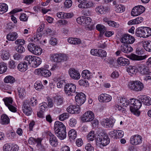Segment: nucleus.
<instances>
[{
  "label": "nucleus",
  "mask_w": 151,
  "mask_h": 151,
  "mask_svg": "<svg viewBox=\"0 0 151 151\" xmlns=\"http://www.w3.org/2000/svg\"><path fill=\"white\" fill-rule=\"evenodd\" d=\"M138 99H132L129 101L130 110L137 116H139L140 114L138 110L142 106V102L145 105H151V99L146 96L140 95L138 96Z\"/></svg>",
  "instance_id": "obj_1"
},
{
  "label": "nucleus",
  "mask_w": 151,
  "mask_h": 151,
  "mask_svg": "<svg viewBox=\"0 0 151 151\" xmlns=\"http://www.w3.org/2000/svg\"><path fill=\"white\" fill-rule=\"evenodd\" d=\"M128 86L131 90L136 92L141 91L144 88L143 84L140 81L137 80L130 82Z\"/></svg>",
  "instance_id": "obj_2"
},
{
  "label": "nucleus",
  "mask_w": 151,
  "mask_h": 151,
  "mask_svg": "<svg viewBox=\"0 0 151 151\" xmlns=\"http://www.w3.org/2000/svg\"><path fill=\"white\" fill-rule=\"evenodd\" d=\"M76 89V85L72 83L65 84L64 86V91L67 96H72L75 93Z\"/></svg>",
  "instance_id": "obj_3"
},
{
  "label": "nucleus",
  "mask_w": 151,
  "mask_h": 151,
  "mask_svg": "<svg viewBox=\"0 0 151 151\" xmlns=\"http://www.w3.org/2000/svg\"><path fill=\"white\" fill-rule=\"evenodd\" d=\"M99 136L98 140L100 145L103 146H106L109 143L110 139L106 134L102 133H100Z\"/></svg>",
  "instance_id": "obj_4"
},
{
  "label": "nucleus",
  "mask_w": 151,
  "mask_h": 151,
  "mask_svg": "<svg viewBox=\"0 0 151 151\" xmlns=\"http://www.w3.org/2000/svg\"><path fill=\"white\" fill-rule=\"evenodd\" d=\"M94 118L93 112L90 111H88L83 114L81 117V120L84 122H90L92 121Z\"/></svg>",
  "instance_id": "obj_5"
},
{
  "label": "nucleus",
  "mask_w": 151,
  "mask_h": 151,
  "mask_svg": "<svg viewBox=\"0 0 151 151\" xmlns=\"http://www.w3.org/2000/svg\"><path fill=\"white\" fill-rule=\"evenodd\" d=\"M78 23L85 26L90 25L91 23V19L88 17L82 16L78 17L76 19Z\"/></svg>",
  "instance_id": "obj_6"
},
{
  "label": "nucleus",
  "mask_w": 151,
  "mask_h": 151,
  "mask_svg": "<svg viewBox=\"0 0 151 151\" xmlns=\"http://www.w3.org/2000/svg\"><path fill=\"white\" fill-rule=\"evenodd\" d=\"M51 58L55 62L60 63L66 61L68 59L67 55L64 54H55L51 56Z\"/></svg>",
  "instance_id": "obj_7"
},
{
  "label": "nucleus",
  "mask_w": 151,
  "mask_h": 151,
  "mask_svg": "<svg viewBox=\"0 0 151 151\" xmlns=\"http://www.w3.org/2000/svg\"><path fill=\"white\" fill-rule=\"evenodd\" d=\"M120 41L122 43L132 44L135 41L134 37L128 34L124 35L121 38Z\"/></svg>",
  "instance_id": "obj_8"
},
{
  "label": "nucleus",
  "mask_w": 151,
  "mask_h": 151,
  "mask_svg": "<svg viewBox=\"0 0 151 151\" xmlns=\"http://www.w3.org/2000/svg\"><path fill=\"white\" fill-rule=\"evenodd\" d=\"M130 142L131 144L135 145H138L142 143V138L139 134H135L132 136L130 138Z\"/></svg>",
  "instance_id": "obj_9"
},
{
  "label": "nucleus",
  "mask_w": 151,
  "mask_h": 151,
  "mask_svg": "<svg viewBox=\"0 0 151 151\" xmlns=\"http://www.w3.org/2000/svg\"><path fill=\"white\" fill-rule=\"evenodd\" d=\"M145 7L142 5L135 6L131 12V15L133 16H137L141 14L145 10Z\"/></svg>",
  "instance_id": "obj_10"
},
{
  "label": "nucleus",
  "mask_w": 151,
  "mask_h": 151,
  "mask_svg": "<svg viewBox=\"0 0 151 151\" xmlns=\"http://www.w3.org/2000/svg\"><path fill=\"white\" fill-rule=\"evenodd\" d=\"M86 96L82 93H78L75 97L76 104L79 106L83 104L86 99Z\"/></svg>",
  "instance_id": "obj_11"
},
{
  "label": "nucleus",
  "mask_w": 151,
  "mask_h": 151,
  "mask_svg": "<svg viewBox=\"0 0 151 151\" xmlns=\"http://www.w3.org/2000/svg\"><path fill=\"white\" fill-rule=\"evenodd\" d=\"M137 71L142 75H144L148 73L149 69L148 67L144 64H138L137 65Z\"/></svg>",
  "instance_id": "obj_12"
},
{
  "label": "nucleus",
  "mask_w": 151,
  "mask_h": 151,
  "mask_svg": "<svg viewBox=\"0 0 151 151\" xmlns=\"http://www.w3.org/2000/svg\"><path fill=\"white\" fill-rule=\"evenodd\" d=\"M114 122L115 120L114 119L110 118L109 119L106 118L104 119L103 121L101 122V124L106 128L112 127Z\"/></svg>",
  "instance_id": "obj_13"
},
{
  "label": "nucleus",
  "mask_w": 151,
  "mask_h": 151,
  "mask_svg": "<svg viewBox=\"0 0 151 151\" xmlns=\"http://www.w3.org/2000/svg\"><path fill=\"white\" fill-rule=\"evenodd\" d=\"M70 76L73 79L75 80L79 79L81 76L79 72L74 68H70L69 70Z\"/></svg>",
  "instance_id": "obj_14"
},
{
  "label": "nucleus",
  "mask_w": 151,
  "mask_h": 151,
  "mask_svg": "<svg viewBox=\"0 0 151 151\" xmlns=\"http://www.w3.org/2000/svg\"><path fill=\"white\" fill-rule=\"evenodd\" d=\"M66 110L68 112L72 114H78L80 112L79 106L77 105V106L71 105L67 108Z\"/></svg>",
  "instance_id": "obj_15"
},
{
  "label": "nucleus",
  "mask_w": 151,
  "mask_h": 151,
  "mask_svg": "<svg viewBox=\"0 0 151 151\" xmlns=\"http://www.w3.org/2000/svg\"><path fill=\"white\" fill-rule=\"evenodd\" d=\"M27 101H25L23 105V112L27 116L30 115L32 112V109L29 106Z\"/></svg>",
  "instance_id": "obj_16"
},
{
  "label": "nucleus",
  "mask_w": 151,
  "mask_h": 151,
  "mask_svg": "<svg viewBox=\"0 0 151 151\" xmlns=\"http://www.w3.org/2000/svg\"><path fill=\"white\" fill-rule=\"evenodd\" d=\"M122 43L120 47V50L122 52L128 53L133 51V49L130 45L125 43Z\"/></svg>",
  "instance_id": "obj_17"
},
{
  "label": "nucleus",
  "mask_w": 151,
  "mask_h": 151,
  "mask_svg": "<svg viewBox=\"0 0 151 151\" xmlns=\"http://www.w3.org/2000/svg\"><path fill=\"white\" fill-rule=\"evenodd\" d=\"M112 99L111 96L107 94H101L99 96V100L100 102H108Z\"/></svg>",
  "instance_id": "obj_18"
},
{
  "label": "nucleus",
  "mask_w": 151,
  "mask_h": 151,
  "mask_svg": "<svg viewBox=\"0 0 151 151\" xmlns=\"http://www.w3.org/2000/svg\"><path fill=\"white\" fill-rule=\"evenodd\" d=\"M54 130L55 132L66 129L63 124L59 121H56L54 124Z\"/></svg>",
  "instance_id": "obj_19"
},
{
  "label": "nucleus",
  "mask_w": 151,
  "mask_h": 151,
  "mask_svg": "<svg viewBox=\"0 0 151 151\" xmlns=\"http://www.w3.org/2000/svg\"><path fill=\"white\" fill-rule=\"evenodd\" d=\"M40 105L39 108V112L37 113V115L39 117H42V113L45 111L46 109L48 107V105L45 102H43L40 104Z\"/></svg>",
  "instance_id": "obj_20"
},
{
  "label": "nucleus",
  "mask_w": 151,
  "mask_h": 151,
  "mask_svg": "<svg viewBox=\"0 0 151 151\" xmlns=\"http://www.w3.org/2000/svg\"><path fill=\"white\" fill-rule=\"evenodd\" d=\"M117 61L118 64L124 66L127 65L130 63L128 59L122 57L118 58Z\"/></svg>",
  "instance_id": "obj_21"
},
{
  "label": "nucleus",
  "mask_w": 151,
  "mask_h": 151,
  "mask_svg": "<svg viewBox=\"0 0 151 151\" xmlns=\"http://www.w3.org/2000/svg\"><path fill=\"white\" fill-rule=\"evenodd\" d=\"M41 141L42 139L41 138H37L36 139L32 137H30L28 140V143L29 144L34 145L36 143L37 145H41Z\"/></svg>",
  "instance_id": "obj_22"
},
{
  "label": "nucleus",
  "mask_w": 151,
  "mask_h": 151,
  "mask_svg": "<svg viewBox=\"0 0 151 151\" xmlns=\"http://www.w3.org/2000/svg\"><path fill=\"white\" fill-rule=\"evenodd\" d=\"M67 41L68 43L74 45H79L82 43L80 39L76 38L69 37L68 38Z\"/></svg>",
  "instance_id": "obj_23"
},
{
  "label": "nucleus",
  "mask_w": 151,
  "mask_h": 151,
  "mask_svg": "<svg viewBox=\"0 0 151 151\" xmlns=\"http://www.w3.org/2000/svg\"><path fill=\"white\" fill-rule=\"evenodd\" d=\"M147 57L146 55L139 56L134 54H132L129 55L130 58L134 60H142L145 59Z\"/></svg>",
  "instance_id": "obj_24"
},
{
  "label": "nucleus",
  "mask_w": 151,
  "mask_h": 151,
  "mask_svg": "<svg viewBox=\"0 0 151 151\" xmlns=\"http://www.w3.org/2000/svg\"><path fill=\"white\" fill-rule=\"evenodd\" d=\"M49 142L50 144L54 146H56L57 145L58 140L56 137L51 133L49 134Z\"/></svg>",
  "instance_id": "obj_25"
},
{
  "label": "nucleus",
  "mask_w": 151,
  "mask_h": 151,
  "mask_svg": "<svg viewBox=\"0 0 151 151\" xmlns=\"http://www.w3.org/2000/svg\"><path fill=\"white\" fill-rule=\"evenodd\" d=\"M17 68L20 71H25L28 68L27 62L24 61L21 62L18 64L17 66Z\"/></svg>",
  "instance_id": "obj_26"
},
{
  "label": "nucleus",
  "mask_w": 151,
  "mask_h": 151,
  "mask_svg": "<svg viewBox=\"0 0 151 151\" xmlns=\"http://www.w3.org/2000/svg\"><path fill=\"white\" fill-rule=\"evenodd\" d=\"M55 134L60 139H63L66 137V129L55 132Z\"/></svg>",
  "instance_id": "obj_27"
},
{
  "label": "nucleus",
  "mask_w": 151,
  "mask_h": 151,
  "mask_svg": "<svg viewBox=\"0 0 151 151\" xmlns=\"http://www.w3.org/2000/svg\"><path fill=\"white\" fill-rule=\"evenodd\" d=\"M17 91L19 98L22 99L26 95V91L25 89L22 87H19L17 89Z\"/></svg>",
  "instance_id": "obj_28"
},
{
  "label": "nucleus",
  "mask_w": 151,
  "mask_h": 151,
  "mask_svg": "<svg viewBox=\"0 0 151 151\" xmlns=\"http://www.w3.org/2000/svg\"><path fill=\"white\" fill-rule=\"evenodd\" d=\"M6 37L9 41H14L18 37L17 33L15 32H10L7 35Z\"/></svg>",
  "instance_id": "obj_29"
},
{
  "label": "nucleus",
  "mask_w": 151,
  "mask_h": 151,
  "mask_svg": "<svg viewBox=\"0 0 151 151\" xmlns=\"http://www.w3.org/2000/svg\"><path fill=\"white\" fill-rule=\"evenodd\" d=\"M145 33L143 27H140L137 28L135 32V35L137 37L145 38Z\"/></svg>",
  "instance_id": "obj_30"
},
{
  "label": "nucleus",
  "mask_w": 151,
  "mask_h": 151,
  "mask_svg": "<svg viewBox=\"0 0 151 151\" xmlns=\"http://www.w3.org/2000/svg\"><path fill=\"white\" fill-rule=\"evenodd\" d=\"M103 21L104 22L106 23L109 26L111 27H119V25L118 24L114 21L109 20L107 18H104Z\"/></svg>",
  "instance_id": "obj_31"
},
{
  "label": "nucleus",
  "mask_w": 151,
  "mask_h": 151,
  "mask_svg": "<svg viewBox=\"0 0 151 151\" xmlns=\"http://www.w3.org/2000/svg\"><path fill=\"white\" fill-rule=\"evenodd\" d=\"M34 58V60H33L32 64V66L34 68H36L39 66L41 63V59L40 58L35 56Z\"/></svg>",
  "instance_id": "obj_32"
},
{
  "label": "nucleus",
  "mask_w": 151,
  "mask_h": 151,
  "mask_svg": "<svg viewBox=\"0 0 151 151\" xmlns=\"http://www.w3.org/2000/svg\"><path fill=\"white\" fill-rule=\"evenodd\" d=\"M143 20V18L141 17H138L135 19L129 21L128 23L129 25L139 24L141 23Z\"/></svg>",
  "instance_id": "obj_33"
},
{
  "label": "nucleus",
  "mask_w": 151,
  "mask_h": 151,
  "mask_svg": "<svg viewBox=\"0 0 151 151\" xmlns=\"http://www.w3.org/2000/svg\"><path fill=\"white\" fill-rule=\"evenodd\" d=\"M1 57L4 60H8L10 57L9 53L8 51L2 50H1Z\"/></svg>",
  "instance_id": "obj_34"
},
{
  "label": "nucleus",
  "mask_w": 151,
  "mask_h": 151,
  "mask_svg": "<svg viewBox=\"0 0 151 151\" xmlns=\"http://www.w3.org/2000/svg\"><path fill=\"white\" fill-rule=\"evenodd\" d=\"M107 10L106 7H104L102 6H99L96 8V11L97 13L101 14H103L106 13Z\"/></svg>",
  "instance_id": "obj_35"
},
{
  "label": "nucleus",
  "mask_w": 151,
  "mask_h": 151,
  "mask_svg": "<svg viewBox=\"0 0 151 151\" xmlns=\"http://www.w3.org/2000/svg\"><path fill=\"white\" fill-rule=\"evenodd\" d=\"M55 103L58 106L61 105L63 102V98L60 96H56L54 97Z\"/></svg>",
  "instance_id": "obj_36"
},
{
  "label": "nucleus",
  "mask_w": 151,
  "mask_h": 151,
  "mask_svg": "<svg viewBox=\"0 0 151 151\" xmlns=\"http://www.w3.org/2000/svg\"><path fill=\"white\" fill-rule=\"evenodd\" d=\"M127 71L129 75L132 76V75L135 74L137 70L136 69L135 66H130L127 68Z\"/></svg>",
  "instance_id": "obj_37"
},
{
  "label": "nucleus",
  "mask_w": 151,
  "mask_h": 151,
  "mask_svg": "<svg viewBox=\"0 0 151 151\" xmlns=\"http://www.w3.org/2000/svg\"><path fill=\"white\" fill-rule=\"evenodd\" d=\"M82 76L84 78L89 79L91 76V72L88 70H83L81 73Z\"/></svg>",
  "instance_id": "obj_38"
},
{
  "label": "nucleus",
  "mask_w": 151,
  "mask_h": 151,
  "mask_svg": "<svg viewBox=\"0 0 151 151\" xmlns=\"http://www.w3.org/2000/svg\"><path fill=\"white\" fill-rule=\"evenodd\" d=\"M8 10V5L5 3H0V14H2L6 12Z\"/></svg>",
  "instance_id": "obj_39"
},
{
  "label": "nucleus",
  "mask_w": 151,
  "mask_h": 151,
  "mask_svg": "<svg viewBox=\"0 0 151 151\" xmlns=\"http://www.w3.org/2000/svg\"><path fill=\"white\" fill-rule=\"evenodd\" d=\"M143 46L147 51L151 52V41H145L143 43Z\"/></svg>",
  "instance_id": "obj_40"
},
{
  "label": "nucleus",
  "mask_w": 151,
  "mask_h": 151,
  "mask_svg": "<svg viewBox=\"0 0 151 151\" xmlns=\"http://www.w3.org/2000/svg\"><path fill=\"white\" fill-rule=\"evenodd\" d=\"M9 122V119L7 115L3 114L1 116V123L2 124H6Z\"/></svg>",
  "instance_id": "obj_41"
},
{
  "label": "nucleus",
  "mask_w": 151,
  "mask_h": 151,
  "mask_svg": "<svg viewBox=\"0 0 151 151\" xmlns=\"http://www.w3.org/2000/svg\"><path fill=\"white\" fill-rule=\"evenodd\" d=\"M4 81L6 83H13L15 81V78L12 76H8L6 77L4 79Z\"/></svg>",
  "instance_id": "obj_42"
},
{
  "label": "nucleus",
  "mask_w": 151,
  "mask_h": 151,
  "mask_svg": "<svg viewBox=\"0 0 151 151\" xmlns=\"http://www.w3.org/2000/svg\"><path fill=\"white\" fill-rule=\"evenodd\" d=\"M92 5L93 4L91 2H87L86 1L82 5L79 4L78 5V7L81 8H88L91 7Z\"/></svg>",
  "instance_id": "obj_43"
},
{
  "label": "nucleus",
  "mask_w": 151,
  "mask_h": 151,
  "mask_svg": "<svg viewBox=\"0 0 151 151\" xmlns=\"http://www.w3.org/2000/svg\"><path fill=\"white\" fill-rule=\"evenodd\" d=\"M145 35V38L151 35V29L149 27H143Z\"/></svg>",
  "instance_id": "obj_44"
},
{
  "label": "nucleus",
  "mask_w": 151,
  "mask_h": 151,
  "mask_svg": "<svg viewBox=\"0 0 151 151\" xmlns=\"http://www.w3.org/2000/svg\"><path fill=\"white\" fill-rule=\"evenodd\" d=\"M68 136L70 139L73 140L75 139L77 137L76 132L73 129L70 130L69 132Z\"/></svg>",
  "instance_id": "obj_45"
},
{
  "label": "nucleus",
  "mask_w": 151,
  "mask_h": 151,
  "mask_svg": "<svg viewBox=\"0 0 151 151\" xmlns=\"http://www.w3.org/2000/svg\"><path fill=\"white\" fill-rule=\"evenodd\" d=\"M119 102L120 105L125 107H127L129 104V103L125 98H121L119 100Z\"/></svg>",
  "instance_id": "obj_46"
},
{
  "label": "nucleus",
  "mask_w": 151,
  "mask_h": 151,
  "mask_svg": "<svg viewBox=\"0 0 151 151\" xmlns=\"http://www.w3.org/2000/svg\"><path fill=\"white\" fill-rule=\"evenodd\" d=\"M7 66L6 63L4 62L0 63V73L2 74L5 73L7 70Z\"/></svg>",
  "instance_id": "obj_47"
},
{
  "label": "nucleus",
  "mask_w": 151,
  "mask_h": 151,
  "mask_svg": "<svg viewBox=\"0 0 151 151\" xmlns=\"http://www.w3.org/2000/svg\"><path fill=\"white\" fill-rule=\"evenodd\" d=\"M96 29L100 31L101 33L103 34L105 32L106 28L104 25L101 24H98L96 26Z\"/></svg>",
  "instance_id": "obj_48"
},
{
  "label": "nucleus",
  "mask_w": 151,
  "mask_h": 151,
  "mask_svg": "<svg viewBox=\"0 0 151 151\" xmlns=\"http://www.w3.org/2000/svg\"><path fill=\"white\" fill-rule=\"evenodd\" d=\"M42 71L41 76L45 77H48L51 75V72L49 70L43 68Z\"/></svg>",
  "instance_id": "obj_49"
},
{
  "label": "nucleus",
  "mask_w": 151,
  "mask_h": 151,
  "mask_svg": "<svg viewBox=\"0 0 151 151\" xmlns=\"http://www.w3.org/2000/svg\"><path fill=\"white\" fill-rule=\"evenodd\" d=\"M69 114L67 113H63L60 115L59 116V119L61 121H63L68 118Z\"/></svg>",
  "instance_id": "obj_50"
},
{
  "label": "nucleus",
  "mask_w": 151,
  "mask_h": 151,
  "mask_svg": "<svg viewBox=\"0 0 151 151\" xmlns=\"http://www.w3.org/2000/svg\"><path fill=\"white\" fill-rule=\"evenodd\" d=\"M35 47V48L34 49V51H32L31 52L35 55H40L42 52V49L37 45L36 47Z\"/></svg>",
  "instance_id": "obj_51"
},
{
  "label": "nucleus",
  "mask_w": 151,
  "mask_h": 151,
  "mask_svg": "<svg viewBox=\"0 0 151 151\" xmlns=\"http://www.w3.org/2000/svg\"><path fill=\"white\" fill-rule=\"evenodd\" d=\"M3 100L4 101L5 105L8 107L12 105L13 100L11 98H6L5 99H3Z\"/></svg>",
  "instance_id": "obj_52"
},
{
  "label": "nucleus",
  "mask_w": 151,
  "mask_h": 151,
  "mask_svg": "<svg viewBox=\"0 0 151 151\" xmlns=\"http://www.w3.org/2000/svg\"><path fill=\"white\" fill-rule=\"evenodd\" d=\"M98 57L105 58L106 56L107 53L106 51L101 49H99Z\"/></svg>",
  "instance_id": "obj_53"
},
{
  "label": "nucleus",
  "mask_w": 151,
  "mask_h": 151,
  "mask_svg": "<svg viewBox=\"0 0 151 151\" xmlns=\"http://www.w3.org/2000/svg\"><path fill=\"white\" fill-rule=\"evenodd\" d=\"M35 56L31 55L26 56L25 58V62H27L29 64L32 65V61L34 60V58L33 57H34Z\"/></svg>",
  "instance_id": "obj_54"
},
{
  "label": "nucleus",
  "mask_w": 151,
  "mask_h": 151,
  "mask_svg": "<svg viewBox=\"0 0 151 151\" xmlns=\"http://www.w3.org/2000/svg\"><path fill=\"white\" fill-rule=\"evenodd\" d=\"M125 10V7L122 5H118L116 7V11L118 13H122Z\"/></svg>",
  "instance_id": "obj_55"
},
{
  "label": "nucleus",
  "mask_w": 151,
  "mask_h": 151,
  "mask_svg": "<svg viewBox=\"0 0 151 151\" xmlns=\"http://www.w3.org/2000/svg\"><path fill=\"white\" fill-rule=\"evenodd\" d=\"M77 123V121L76 119L73 118H70L69 122V125L71 127H74Z\"/></svg>",
  "instance_id": "obj_56"
},
{
  "label": "nucleus",
  "mask_w": 151,
  "mask_h": 151,
  "mask_svg": "<svg viewBox=\"0 0 151 151\" xmlns=\"http://www.w3.org/2000/svg\"><path fill=\"white\" fill-rule=\"evenodd\" d=\"M16 134L15 132L9 131L7 134L6 137L9 139L12 140L14 138Z\"/></svg>",
  "instance_id": "obj_57"
},
{
  "label": "nucleus",
  "mask_w": 151,
  "mask_h": 151,
  "mask_svg": "<svg viewBox=\"0 0 151 151\" xmlns=\"http://www.w3.org/2000/svg\"><path fill=\"white\" fill-rule=\"evenodd\" d=\"M106 42H105L104 40H101L97 44V46L99 48H104L107 46Z\"/></svg>",
  "instance_id": "obj_58"
},
{
  "label": "nucleus",
  "mask_w": 151,
  "mask_h": 151,
  "mask_svg": "<svg viewBox=\"0 0 151 151\" xmlns=\"http://www.w3.org/2000/svg\"><path fill=\"white\" fill-rule=\"evenodd\" d=\"M28 104L32 106H34L36 105L37 103V99L34 97L31 98L29 102L28 101Z\"/></svg>",
  "instance_id": "obj_59"
},
{
  "label": "nucleus",
  "mask_w": 151,
  "mask_h": 151,
  "mask_svg": "<svg viewBox=\"0 0 151 151\" xmlns=\"http://www.w3.org/2000/svg\"><path fill=\"white\" fill-rule=\"evenodd\" d=\"M37 45L34 43H30L27 45V47L28 50L31 52L34 50Z\"/></svg>",
  "instance_id": "obj_60"
},
{
  "label": "nucleus",
  "mask_w": 151,
  "mask_h": 151,
  "mask_svg": "<svg viewBox=\"0 0 151 151\" xmlns=\"http://www.w3.org/2000/svg\"><path fill=\"white\" fill-rule=\"evenodd\" d=\"M12 145H11L8 144H5L3 147L4 151H12Z\"/></svg>",
  "instance_id": "obj_61"
},
{
  "label": "nucleus",
  "mask_w": 151,
  "mask_h": 151,
  "mask_svg": "<svg viewBox=\"0 0 151 151\" xmlns=\"http://www.w3.org/2000/svg\"><path fill=\"white\" fill-rule=\"evenodd\" d=\"M42 35L40 33L37 34L35 35L32 38V41L35 42H37L41 38Z\"/></svg>",
  "instance_id": "obj_62"
},
{
  "label": "nucleus",
  "mask_w": 151,
  "mask_h": 151,
  "mask_svg": "<svg viewBox=\"0 0 151 151\" xmlns=\"http://www.w3.org/2000/svg\"><path fill=\"white\" fill-rule=\"evenodd\" d=\"M42 85L40 81H37L34 84V87L37 90H39L42 88Z\"/></svg>",
  "instance_id": "obj_63"
},
{
  "label": "nucleus",
  "mask_w": 151,
  "mask_h": 151,
  "mask_svg": "<svg viewBox=\"0 0 151 151\" xmlns=\"http://www.w3.org/2000/svg\"><path fill=\"white\" fill-rule=\"evenodd\" d=\"M19 18L21 21L26 22L27 20L28 17L26 14L22 13L21 14Z\"/></svg>",
  "instance_id": "obj_64"
}]
</instances>
